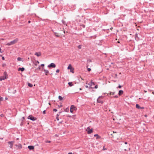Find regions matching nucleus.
I'll use <instances>...</instances> for the list:
<instances>
[{"instance_id": "1", "label": "nucleus", "mask_w": 154, "mask_h": 154, "mask_svg": "<svg viewBox=\"0 0 154 154\" xmlns=\"http://www.w3.org/2000/svg\"><path fill=\"white\" fill-rule=\"evenodd\" d=\"M18 41V38H16L13 41H11L10 42L8 43L7 44H6V45L10 46L11 45H13L14 44L17 43Z\"/></svg>"}, {"instance_id": "2", "label": "nucleus", "mask_w": 154, "mask_h": 154, "mask_svg": "<svg viewBox=\"0 0 154 154\" xmlns=\"http://www.w3.org/2000/svg\"><path fill=\"white\" fill-rule=\"evenodd\" d=\"M4 74L5 76H2L0 77V80L2 81V80H4L5 79H6L8 77V75L7 74L6 72H4Z\"/></svg>"}, {"instance_id": "3", "label": "nucleus", "mask_w": 154, "mask_h": 154, "mask_svg": "<svg viewBox=\"0 0 154 154\" xmlns=\"http://www.w3.org/2000/svg\"><path fill=\"white\" fill-rule=\"evenodd\" d=\"M77 108L73 105L71 106L70 108V112L71 113H73L74 110H76Z\"/></svg>"}, {"instance_id": "4", "label": "nucleus", "mask_w": 154, "mask_h": 154, "mask_svg": "<svg viewBox=\"0 0 154 154\" xmlns=\"http://www.w3.org/2000/svg\"><path fill=\"white\" fill-rule=\"evenodd\" d=\"M27 118L28 119H30L33 121H35L37 120V118L33 116L32 115H29Z\"/></svg>"}, {"instance_id": "5", "label": "nucleus", "mask_w": 154, "mask_h": 154, "mask_svg": "<svg viewBox=\"0 0 154 154\" xmlns=\"http://www.w3.org/2000/svg\"><path fill=\"white\" fill-rule=\"evenodd\" d=\"M67 69H70V72H72V73H74V69L73 68L71 65V64H69L68 66Z\"/></svg>"}, {"instance_id": "6", "label": "nucleus", "mask_w": 154, "mask_h": 154, "mask_svg": "<svg viewBox=\"0 0 154 154\" xmlns=\"http://www.w3.org/2000/svg\"><path fill=\"white\" fill-rule=\"evenodd\" d=\"M93 129H90L89 127H88L86 129V131H87L88 134H90L93 132Z\"/></svg>"}, {"instance_id": "7", "label": "nucleus", "mask_w": 154, "mask_h": 154, "mask_svg": "<svg viewBox=\"0 0 154 154\" xmlns=\"http://www.w3.org/2000/svg\"><path fill=\"white\" fill-rule=\"evenodd\" d=\"M103 97V96H99L97 99V102L99 103H103V101L100 99V98H102Z\"/></svg>"}, {"instance_id": "8", "label": "nucleus", "mask_w": 154, "mask_h": 154, "mask_svg": "<svg viewBox=\"0 0 154 154\" xmlns=\"http://www.w3.org/2000/svg\"><path fill=\"white\" fill-rule=\"evenodd\" d=\"M48 67L49 68H55L56 65L53 63H51L48 66Z\"/></svg>"}, {"instance_id": "9", "label": "nucleus", "mask_w": 154, "mask_h": 154, "mask_svg": "<svg viewBox=\"0 0 154 154\" xmlns=\"http://www.w3.org/2000/svg\"><path fill=\"white\" fill-rule=\"evenodd\" d=\"M14 143V142L13 141H9L8 142V144L10 145V147L11 148H12L13 146Z\"/></svg>"}, {"instance_id": "10", "label": "nucleus", "mask_w": 154, "mask_h": 154, "mask_svg": "<svg viewBox=\"0 0 154 154\" xmlns=\"http://www.w3.org/2000/svg\"><path fill=\"white\" fill-rule=\"evenodd\" d=\"M15 146L18 147V149H20L22 148V145L20 143H19L18 145L17 144H15Z\"/></svg>"}, {"instance_id": "11", "label": "nucleus", "mask_w": 154, "mask_h": 154, "mask_svg": "<svg viewBox=\"0 0 154 154\" xmlns=\"http://www.w3.org/2000/svg\"><path fill=\"white\" fill-rule=\"evenodd\" d=\"M115 92H110L109 94H107V96H108V97H111V95H114L115 94Z\"/></svg>"}, {"instance_id": "12", "label": "nucleus", "mask_w": 154, "mask_h": 154, "mask_svg": "<svg viewBox=\"0 0 154 154\" xmlns=\"http://www.w3.org/2000/svg\"><path fill=\"white\" fill-rule=\"evenodd\" d=\"M28 148L29 150H33L34 149V147L33 146H29Z\"/></svg>"}, {"instance_id": "13", "label": "nucleus", "mask_w": 154, "mask_h": 154, "mask_svg": "<svg viewBox=\"0 0 154 154\" xmlns=\"http://www.w3.org/2000/svg\"><path fill=\"white\" fill-rule=\"evenodd\" d=\"M41 52H35V55L37 56V57H39L41 55Z\"/></svg>"}, {"instance_id": "14", "label": "nucleus", "mask_w": 154, "mask_h": 154, "mask_svg": "<svg viewBox=\"0 0 154 154\" xmlns=\"http://www.w3.org/2000/svg\"><path fill=\"white\" fill-rule=\"evenodd\" d=\"M135 38L136 40L138 41L139 40V38L138 37V35L137 33H136L135 35Z\"/></svg>"}, {"instance_id": "15", "label": "nucleus", "mask_w": 154, "mask_h": 154, "mask_svg": "<svg viewBox=\"0 0 154 154\" xmlns=\"http://www.w3.org/2000/svg\"><path fill=\"white\" fill-rule=\"evenodd\" d=\"M123 93V91L122 90H119V96H121Z\"/></svg>"}, {"instance_id": "16", "label": "nucleus", "mask_w": 154, "mask_h": 154, "mask_svg": "<svg viewBox=\"0 0 154 154\" xmlns=\"http://www.w3.org/2000/svg\"><path fill=\"white\" fill-rule=\"evenodd\" d=\"M25 70V68L24 67L20 68V67L18 68V71H21L22 72L23 71Z\"/></svg>"}, {"instance_id": "17", "label": "nucleus", "mask_w": 154, "mask_h": 154, "mask_svg": "<svg viewBox=\"0 0 154 154\" xmlns=\"http://www.w3.org/2000/svg\"><path fill=\"white\" fill-rule=\"evenodd\" d=\"M94 137H96V139H98L100 138L101 137L100 136H99L98 134H95L94 135Z\"/></svg>"}, {"instance_id": "18", "label": "nucleus", "mask_w": 154, "mask_h": 154, "mask_svg": "<svg viewBox=\"0 0 154 154\" xmlns=\"http://www.w3.org/2000/svg\"><path fill=\"white\" fill-rule=\"evenodd\" d=\"M44 71L45 72V75H48V74L49 72V71L48 70L46 69H44Z\"/></svg>"}, {"instance_id": "19", "label": "nucleus", "mask_w": 154, "mask_h": 154, "mask_svg": "<svg viewBox=\"0 0 154 154\" xmlns=\"http://www.w3.org/2000/svg\"><path fill=\"white\" fill-rule=\"evenodd\" d=\"M59 116V114H57L56 116V119L57 120V121L59 120V117H58Z\"/></svg>"}, {"instance_id": "20", "label": "nucleus", "mask_w": 154, "mask_h": 154, "mask_svg": "<svg viewBox=\"0 0 154 154\" xmlns=\"http://www.w3.org/2000/svg\"><path fill=\"white\" fill-rule=\"evenodd\" d=\"M58 98L60 101H61L63 99V98L61 96H59L58 97Z\"/></svg>"}, {"instance_id": "21", "label": "nucleus", "mask_w": 154, "mask_h": 154, "mask_svg": "<svg viewBox=\"0 0 154 154\" xmlns=\"http://www.w3.org/2000/svg\"><path fill=\"white\" fill-rule=\"evenodd\" d=\"M136 106L137 108L138 109H140V107L138 104H136Z\"/></svg>"}, {"instance_id": "22", "label": "nucleus", "mask_w": 154, "mask_h": 154, "mask_svg": "<svg viewBox=\"0 0 154 154\" xmlns=\"http://www.w3.org/2000/svg\"><path fill=\"white\" fill-rule=\"evenodd\" d=\"M54 34H55V35L56 37H60V35H58L57 34V32H54Z\"/></svg>"}, {"instance_id": "23", "label": "nucleus", "mask_w": 154, "mask_h": 154, "mask_svg": "<svg viewBox=\"0 0 154 154\" xmlns=\"http://www.w3.org/2000/svg\"><path fill=\"white\" fill-rule=\"evenodd\" d=\"M62 23L64 24V25H67L66 24V22L65 21H64V20H62Z\"/></svg>"}, {"instance_id": "24", "label": "nucleus", "mask_w": 154, "mask_h": 154, "mask_svg": "<svg viewBox=\"0 0 154 154\" xmlns=\"http://www.w3.org/2000/svg\"><path fill=\"white\" fill-rule=\"evenodd\" d=\"M28 86L31 88L33 86V85L32 84H31L30 83H28Z\"/></svg>"}, {"instance_id": "25", "label": "nucleus", "mask_w": 154, "mask_h": 154, "mask_svg": "<svg viewBox=\"0 0 154 154\" xmlns=\"http://www.w3.org/2000/svg\"><path fill=\"white\" fill-rule=\"evenodd\" d=\"M64 111L66 112H68L69 111V109L68 107L66 108L65 109Z\"/></svg>"}, {"instance_id": "26", "label": "nucleus", "mask_w": 154, "mask_h": 154, "mask_svg": "<svg viewBox=\"0 0 154 154\" xmlns=\"http://www.w3.org/2000/svg\"><path fill=\"white\" fill-rule=\"evenodd\" d=\"M68 84L70 86H72L73 85L72 82H69Z\"/></svg>"}, {"instance_id": "27", "label": "nucleus", "mask_w": 154, "mask_h": 154, "mask_svg": "<svg viewBox=\"0 0 154 154\" xmlns=\"http://www.w3.org/2000/svg\"><path fill=\"white\" fill-rule=\"evenodd\" d=\"M17 60L18 61H23V60H22V58L20 57H18L17 58Z\"/></svg>"}, {"instance_id": "28", "label": "nucleus", "mask_w": 154, "mask_h": 154, "mask_svg": "<svg viewBox=\"0 0 154 154\" xmlns=\"http://www.w3.org/2000/svg\"><path fill=\"white\" fill-rule=\"evenodd\" d=\"M87 62L88 63H89L92 62V60L91 59H89L87 60Z\"/></svg>"}, {"instance_id": "29", "label": "nucleus", "mask_w": 154, "mask_h": 154, "mask_svg": "<svg viewBox=\"0 0 154 154\" xmlns=\"http://www.w3.org/2000/svg\"><path fill=\"white\" fill-rule=\"evenodd\" d=\"M25 119V118L24 117H23L22 118L20 119L21 121L22 122H23Z\"/></svg>"}, {"instance_id": "30", "label": "nucleus", "mask_w": 154, "mask_h": 154, "mask_svg": "<svg viewBox=\"0 0 154 154\" xmlns=\"http://www.w3.org/2000/svg\"><path fill=\"white\" fill-rule=\"evenodd\" d=\"M39 62L38 61H36V63L35 64V65L36 66H37V64H39Z\"/></svg>"}, {"instance_id": "31", "label": "nucleus", "mask_w": 154, "mask_h": 154, "mask_svg": "<svg viewBox=\"0 0 154 154\" xmlns=\"http://www.w3.org/2000/svg\"><path fill=\"white\" fill-rule=\"evenodd\" d=\"M90 85L91 86H92V85H94V82H92V81L91 82V83H90Z\"/></svg>"}, {"instance_id": "32", "label": "nucleus", "mask_w": 154, "mask_h": 154, "mask_svg": "<svg viewBox=\"0 0 154 154\" xmlns=\"http://www.w3.org/2000/svg\"><path fill=\"white\" fill-rule=\"evenodd\" d=\"M78 48L79 49H81V48H82V46L81 45H79L78 46Z\"/></svg>"}, {"instance_id": "33", "label": "nucleus", "mask_w": 154, "mask_h": 154, "mask_svg": "<svg viewBox=\"0 0 154 154\" xmlns=\"http://www.w3.org/2000/svg\"><path fill=\"white\" fill-rule=\"evenodd\" d=\"M118 97V96L117 95H115V96L113 97H112V98H113V97H114V98H117Z\"/></svg>"}, {"instance_id": "34", "label": "nucleus", "mask_w": 154, "mask_h": 154, "mask_svg": "<svg viewBox=\"0 0 154 154\" xmlns=\"http://www.w3.org/2000/svg\"><path fill=\"white\" fill-rule=\"evenodd\" d=\"M87 69H88V72H90L91 70V69L90 68H88Z\"/></svg>"}, {"instance_id": "35", "label": "nucleus", "mask_w": 154, "mask_h": 154, "mask_svg": "<svg viewBox=\"0 0 154 154\" xmlns=\"http://www.w3.org/2000/svg\"><path fill=\"white\" fill-rule=\"evenodd\" d=\"M122 86H121L120 85H119V86L118 87V88H121L122 87Z\"/></svg>"}, {"instance_id": "36", "label": "nucleus", "mask_w": 154, "mask_h": 154, "mask_svg": "<svg viewBox=\"0 0 154 154\" xmlns=\"http://www.w3.org/2000/svg\"><path fill=\"white\" fill-rule=\"evenodd\" d=\"M44 66H45V65L43 64H42L41 65V66H42L43 67V69L44 68Z\"/></svg>"}, {"instance_id": "37", "label": "nucleus", "mask_w": 154, "mask_h": 154, "mask_svg": "<svg viewBox=\"0 0 154 154\" xmlns=\"http://www.w3.org/2000/svg\"><path fill=\"white\" fill-rule=\"evenodd\" d=\"M58 108H60L61 107H62L63 106L62 105H58Z\"/></svg>"}, {"instance_id": "38", "label": "nucleus", "mask_w": 154, "mask_h": 154, "mask_svg": "<svg viewBox=\"0 0 154 154\" xmlns=\"http://www.w3.org/2000/svg\"><path fill=\"white\" fill-rule=\"evenodd\" d=\"M45 113H46V110H45L44 111H43V114H45Z\"/></svg>"}, {"instance_id": "39", "label": "nucleus", "mask_w": 154, "mask_h": 154, "mask_svg": "<svg viewBox=\"0 0 154 154\" xmlns=\"http://www.w3.org/2000/svg\"><path fill=\"white\" fill-rule=\"evenodd\" d=\"M59 71H59V69H57L56 70V72L57 73H58V72H59Z\"/></svg>"}, {"instance_id": "40", "label": "nucleus", "mask_w": 154, "mask_h": 154, "mask_svg": "<svg viewBox=\"0 0 154 154\" xmlns=\"http://www.w3.org/2000/svg\"><path fill=\"white\" fill-rule=\"evenodd\" d=\"M53 111L54 112H56L57 111V109H53Z\"/></svg>"}, {"instance_id": "41", "label": "nucleus", "mask_w": 154, "mask_h": 154, "mask_svg": "<svg viewBox=\"0 0 154 154\" xmlns=\"http://www.w3.org/2000/svg\"><path fill=\"white\" fill-rule=\"evenodd\" d=\"M0 116H1L2 117H3L4 116V115L3 114H2L0 115Z\"/></svg>"}, {"instance_id": "42", "label": "nucleus", "mask_w": 154, "mask_h": 154, "mask_svg": "<svg viewBox=\"0 0 154 154\" xmlns=\"http://www.w3.org/2000/svg\"><path fill=\"white\" fill-rule=\"evenodd\" d=\"M83 28H84L85 27V26L84 25H82L81 26Z\"/></svg>"}, {"instance_id": "43", "label": "nucleus", "mask_w": 154, "mask_h": 154, "mask_svg": "<svg viewBox=\"0 0 154 154\" xmlns=\"http://www.w3.org/2000/svg\"><path fill=\"white\" fill-rule=\"evenodd\" d=\"M20 125L21 126H22L23 125V122H22L20 123Z\"/></svg>"}, {"instance_id": "44", "label": "nucleus", "mask_w": 154, "mask_h": 154, "mask_svg": "<svg viewBox=\"0 0 154 154\" xmlns=\"http://www.w3.org/2000/svg\"><path fill=\"white\" fill-rule=\"evenodd\" d=\"M37 69H38L39 70H40V69H41V68H40V66H39L38 67V68H37Z\"/></svg>"}, {"instance_id": "45", "label": "nucleus", "mask_w": 154, "mask_h": 154, "mask_svg": "<svg viewBox=\"0 0 154 154\" xmlns=\"http://www.w3.org/2000/svg\"><path fill=\"white\" fill-rule=\"evenodd\" d=\"M98 86L97 85H96L94 87L95 88H97Z\"/></svg>"}, {"instance_id": "46", "label": "nucleus", "mask_w": 154, "mask_h": 154, "mask_svg": "<svg viewBox=\"0 0 154 154\" xmlns=\"http://www.w3.org/2000/svg\"><path fill=\"white\" fill-rule=\"evenodd\" d=\"M3 99L2 97H1L0 98V101H2L3 100Z\"/></svg>"}, {"instance_id": "47", "label": "nucleus", "mask_w": 154, "mask_h": 154, "mask_svg": "<svg viewBox=\"0 0 154 154\" xmlns=\"http://www.w3.org/2000/svg\"><path fill=\"white\" fill-rule=\"evenodd\" d=\"M2 59L3 60H5V58L4 57H2Z\"/></svg>"}, {"instance_id": "48", "label": "nucleus", "mask_w": 154, "mask_h": 154, "mask_svg": "<svg viewBox=\"0 0 154 154\" xmlns=\"http://www.w3.org/2000/svg\"><path fill=\"white\" fill-rule=\"evenodd\" d=\"M67 117H71V116L70 115H67Z\"/></svg>"}, {"instance_id": "49", "label": "nucleus", "mask_w": 154, "mask_h": 154, "mask_svg": "<svg viewBox=\"0 0 154 154\" xmlns=\"http://www.w3.org/2000/svg\"><path fill=\"white\" fill-rule=\"evenodd\" d=\"M1 50H2V49H1V48H0V52H1V53H2V52L1 51Z\"/></svg>"}, {"instance_id": "50", "label": "nucleus", "mask_w": 154, "mask_h": 154, "mask_svg": "<svg viewBox=\"0 0 154 154\" xmlns=\"http://www.w3.org/2000/svg\"><path fill=\"white\" fill-rule=\"evenodd\" d=\"M103 150H106V148H104V147H103Z\"/></svg>"}, {"instance_id": "51", "label": "nucleus", "mask_w": 154, "mask_h": 154, "mask_svg": "<svg viewBox=\"0 0 154 154\" xmlns=\"http://www.w3.org/2000/svg\"><path fill=\"white\" fill-rule=\"evenodd\" d=\"M125 144H127L128 143H127V142H125Z\"/></svg>"}, {"instance_id": "52", "label": "nucleus", "mask_w": 154, "mask_h": 154, "mask_svg": "<svg viewBox=\"0 0 154 154\" xmlns=\"http://www.w3.org/2000/svg\"><path fill=\"white\" fill-rule=\"evenodd\" d=\"M31 23V21H30V20H29V21H28V23Z\"/></svg>"}, {"instance_id": "53", "label": "nucleus", "mask_w": 154, "mask_h": 154, "mask_svg": "<svg viewBox=\"0 0 154 154\" xmlns=\"http://www.w3.org/2000/svg\"><path fill=\"white\" fill-rule=\"evenodd\" d=\"M144 108L143 107H140V109H143Z\"/></svg>"}, {"instance_id": "54", "label": "nucleus", "mask_w": 154, "mask_h": 154, "mask_svg": "<svg viewBox=\"0 0 154 154\" xmlns=\"http://www.w3.org/2000/svg\"><path fill=\"white\" fill-rule=\"evenodd\" d=\"M1 40H5V39L4 38H1Z\"/></svg>"}, {"instance_id": "55", "label": "nucleus", "mask_w": 154, "mask_h": 154, "mask_svg": "<svg viewBox=\"0 0 154 154\" xmlns=\"http://www.w3.org/2000/svg\"><path fill=\"white\" fill-rule=\"evenodd\" d=\"M5 65V64H3V65H2L3 66H4Z\"/></svg>"}, {"instance_id": "56", "label": "nucleus", "mask_w": 154, "mask_h": 154, "mask_svg": "<svg viewBox=\"0 0 154 154\" xmlns=\"http://www.w3.org/2000/svg\"><path fill=\"white\" fill-rule=\"evenodd\" d=\"M85 87L86 88H88V85H86L85 86Z\"/></svg>"}, {"instance_id": "57", "label": "nucleus", "mask_w": 154, "mask_h": 154, "mask_svg": "<svg viewBox=\"0 0 154 154\" xmlns=\"http://www.w3.org/2000/svg\"><path fill=\"white\" fill-rule=\"evenodd\" d=\"M61 112H59V113H58V114H59V115H60V114L61 113Z\"/></svg>"}, {"instance_id": "58", "label": "nucleus", "mask_w": 154, "mask_h": 154, "mask_svg": "<svg viewBox=\"0 0 154 154\" xmlns=\"http://www.w3.org/2000/svg\"><path fill=\"white\" fill-rule=\"evenodd\" d=\"M68 154H72V152H69Z\"/></svg>"}, {"instance_id": "59", "label": "nucleus", "mask_w": 154, "mask_h": 154, "mask_svg": "<svg viewBox=\"0 0 154 154\" xmlns=\"http://www.w3.org/2000/svg\"><path fill=\"white\" fill-rule=\"evenodd\" d=\"M19 139L18 138H17V139H16V140H19Z\"/></svg>"}, {"instance_id": "60", "label": "nucleus", "mask_w": 154, "mask_h": 154, "mask_svg": "<svg viewBox=\"0 0 154 154\" xmlns=\"http://www.w3.org/2000/svg\"><path fill=\"white\" fill-rule=\"evenodd\" d=\"M117 43H120V42H119V41H118V42H117Z\"/></svg>"}, {"instance_id": "61", "label": "nucleus", "mask_w": 154, "mask_h": 154, "mask_svg": "<svg viewBox=\"0 0 154 154\" xmlns=\"http://www.w3.org/2000/svg\"><path fill=\"white\" fill-rule=\"evenodd\" d=\"M51 141H48V142L50 143Z\"/></svg>"}, {"instance_id": "62", "label": "nucleus", "mask_w": 154, "mask_h": 154, "mask_svg": "<svg viewBox=\"0 0 154 154\" xmlns=\"http://www.w3.org/2000/svg\"><path fill=\"white\" fill-rule=\"evenodd\" d=\"M94 36H95V37L94 38H96V35H95Z\"/></svg>"}, {"instance_id": "63", "label": "nucleus", "mask_w": 154, "mask_h": 154, "mask_svg": "<svg viewBox=\"0 0 154 154\" xmlns=\"http://www.w3.org/2000/svg\"><path fill=\"white\" fill-rule=\"evenodd\" d=\"M153 23H154V20L153 21Z\"/></svg>"}, {"instance_id": "64", "label": "nucleus", "mask_w": 154, "mask_h": 154, "mask_svg": "<svg viewBox=\"0 0 154 154\" xmlns=\"http://www.w3.org/2000/svg\"><path fill=\"white\" fill-rule=\"evenodd\" d=\"M124 150H125V151H126L127 150L126 149H124Z\"/></svg>"}]
</instances>
